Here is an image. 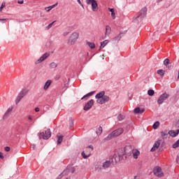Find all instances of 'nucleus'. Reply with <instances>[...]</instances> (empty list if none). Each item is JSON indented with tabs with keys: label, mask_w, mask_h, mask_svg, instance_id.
Returning a JSON list of instances; mask_svg holds the SVG:
<instances>
[{
	"label": "nucleus",
	"mask_w": 179,
	"mask_h": 179,
	"mask_svg": "<svg viewBox=\"0 0 179 179\" xmlns=\"http://www.w3.org/2000/svg\"><path fill=\"white\" fill-rule=\"evenodd\" d=\"M124 159V150H118L117 153L115 154L113 157L110 158L113 164H117V163H120L121 160Z\"/></svg>",
	"instance_id": "1"
},
{
	"label": "nucleus",
	"mask_w": 179,
	"mask_h": 179,
	"mask_svg": "<svg viewBox=\"0 0 179 179\" xmlns=\"http://www.w3.org/2000/svg\"><path fill=\"white\" fill-rule=\"evenodd\" d=\"M123 133H124V129L119 128L113 131L109 135H108V136L105 138V141H110L113 139V138H117V136H120V135H122Z\"/></svg>",
	"instance_id": "2"
},
{
	"label": "nucleus",
	"mask_w": 179,
	"mask_h": 179,
	"mask_svg": "<svg viewBox=\"0 0 179 179\" xmlns=\"http://www.w3.org/2000/svg\"><path fill=\"white\" fill-rule=\"evenodd\" d=\"M146 13H148V8L146 7H143L139 12L138 15L134 20V23H139L142 22V19L146 16Z\"/></svg>",
	"instance_id": "3"
},
{
	"label": "nucleus",
	"mask_w": 179,
	"mask_h": 179,
	"mask_svg": "<svg viewBox=\"0 0 179 179\" xmlns=\"http://www.w3.org/2000/svg\"><path fill=\"white\" fill-rule=\"evenodd\" d=\"M79 38V33L73 32L69 38L67 44L69 45H75Z\"/></svg>",
	"instance_id": "4"
},
{
	"label": "nucleus",
	"mask_w": 179,
	"mask_h": 179,
	"mask_svg": "<svg viewBox=\"0 0 179 179\" xmlns=\"http://www.w3.org/2000/svg\"><path fill=\"white\" fill-rule=\"evenodd\" d=\"M27 93H29V90L27 89H23L20 92L15 101L16 106L20 103L22 99H23V97H24Z\"/></svg>",
	"instance_id": "5"
},
{
	"label": "nucleus",
	"mask_w": 179,
	"mask_h": 179,
	"mask_svg": "<svg viewBox=\"0 0 179 179\" xmlns=\"http://www.w3.org/2000/svg\"><path fill=\"white\" fill-rule=\"evenodd\" d=\"M120 150H123V156H124L125 159H127V157H129V156H131V155H132V146L131 145H127L126 147H124V148H120L119 149Z\"/></svg>",
	"instance_id": "6"
},
{
	"label": "nucleus",
	"mask_w": 179,
	"mask_h": 179,
	"mask_svg": "<svg viewBox=\"0 0 179 179\" xmlns=\"http://www.w3.org/2000/svg\"><path fill=\"white\" fill-rule=\"evenodd\" d=\"M86 3L87 5H92V10L93 12H97L99 10V6L97 5V1H96V0H86Z\"/></svg>",
	"instance_id": "7"
},
{
	"label": "nucleus",
	"mask_w": 179,
	"mask_h": 179,
	"mask_svg": "<svg viewBox=\"0 0 179 179\" xmlns=\"http://www.w3.org/2000/svg\"><path fill=\"white\" fill-rule=\"evenodd\" d=\"M154 176L159 177V178L164 176L163 171L160 166H155L153 169Z\"/></svg>",
	"instance_id": "8"
},
{
	"label": "nucleus",
	"mask_w": 179,
	"mask_h": 179,
	"mask_svg": "<svg viewBox=\"0 0 179 179\" xmlns=\"http://www.w3.org/2000/svg\"><path fill=\"white\" fill-rule=\"evenodd\" d=\"M39 138H42V139H50V138H51V130L48 129L45 131V133H41Z\"/></svg>",
	"instance_id": "9"
},
{
	"label": "nucleus",
	"mask_w": 179,
	"mask_h": 179,
	"mask_svg": "<svg viewBox=\"0 0 179 179\" xmlns=\"http://www.w3.org/2000/svg\"><path fill=\"white\" fill-rule=\"evenodd\" d=\"M13 106H10L6 111L4 113L2 120H8L9 117L10 116V114H12V112L13 111Z\"/></svg>",
	"instance_id": "10"
},
{
	"label": "nucleus",
	"mask_w": 179,
	"mask_h": 179,
	"mask_svg": "<svg viewBox=\"0 0 179 179\" xmlns=\"http://www.w3.org/2000/svg\"><path fill=\"white\" fill-rule=\"evenodd\" d=\"M170 97V95L167 93L162 94L158 99L157 103L158 104H163L164 103L165 100H167Z\"/></svg>",
	"instance_id": "11"
},
{
	"label": "nucleus",
	"mask_w": 179,
	"mask_h": 179,
	"mask_svg": "<svg viewBox=\"0 0 179 179\" xmlns=\"http://www.w3.org/2000/svg\"><path fill=\"white\" fill-rule=\"evenodd\" d=\"M50 57V53L48 52H45L44 53L36 62V65L38 64H41V62H43V61H45V59H47L48 57Z\"/></svg>",
	"instance_id": "12"
},
{
	"label": "nucleus",
	"mask_w": 179,
	"mask_h": 179,
	"mask_svg": "<svg viewBox=\"0 0 179 179\" xmlns=\"http://www.w3.org/2000/svg\"><path fill=\"white\" fill-rule=\"evenodd\" d=\"M110 97L107 95H105L104 96H102V98H99L96 100V103L98 104H104L105 103H107V101H109Z\"/></svg>",
	"instance_id": "13"
},
{
	"label": "nucleus",
	"mask_w": 179,
	"mask_h": 179,
	"mask_svg": "<svg viewBox=\"0 0 179 179\" xmlns=\"http://www.w3.org/2000/svg\"><path fill=\"white\" fill-rule=\"evenodd\" d=\"M94 103V101L93 99L90 100L84 106L83 110L85 111H89V110L93 107V104Z\"/></svg>",
	"instance_id": "14"
},
{
	"label": "nucleus",
	"mask_w": 179,
	"mask_h": 179,
	"mask_svg": "<svg viewBox=\"0 0 179 179\" xmlns=\"http://www.w3.org/2000/svg\"><path fill=\"white\" fill-rule=\"evenodd\" d=\"M160 143H161L160 140L157 141L155 143L153 147L152 148L151 152H155V150H157V149H159V148L160 147Z\"/></svg>",
	"instance_id": "15"
},
{
	"label": "nucleus",
	"mask_w": 179,
	"mask_h": 179,
	"mask_svg": "<svg viewBox=\"0 0 179 179\" xmlns=\"http://www.w3.org/2000/svg\"><path fill=\"white\" fill-rule=\"evenodd\" d=\"M110 33H111V27H110V26L107 25L106 27L105 35L103 37H102L103 40H104V38H107V36L110 35Z\"/></svg>",
	"instance_id": "16"
},
{
	"label": "nucleus",
	"mask_w": 179,
	"mask_h": 179,
	"mask_svg": "<svg viewBox=\"0 0 179 179\" xmlns=\"http://www.w3.org/2000/svg\"><path fill=\"white\" fill-rule=\"evenodd\" d=\"M81 155H82L83 159H87V157H90L92 152L90 151H87V149L85 150V151H83L81 153Z\"/></svg>",
	"instance_id": "17"
},
{
	"label": "nucleus",
	"mask_w": 179,
	"mask_h": 179,
	"mask_svg": "<svg viewBox=\"0 0 179 179\" xmlns=\"http://www.w3.org/2000/svg\"><path fill=\"white\" fill-rule=\"evenodd\" d=\"M51 83H52V80H47L43 85V90H48V87L51 86Z\"/></svg>",
	"instance_id": "18"
},
{
	"label": "nucleus",
	"mask_w": 179,
	"mask_h": 179,
	"mask_svg": "<svg viewBox=\"0 0 179 179\" xmlns=\"http://www.w3.org/2000/svg\"><path fill=\"white\" fill-rule=\"evenodd\" d=\"M134 114H143V113H145V108L141 109V108L137 107L134 110Z\"/></svg>",
	"instance_id": "19"
},
{
	"label": "nucleus",
	"mask_w": 179,
	"mask_h": 179,
	"mask_svg": "<svg viewBox=\"0 0 179 179\" xmlns=\"http://www.w3.org/2000/svg\"><path fill=\"white\" fill-rule=\"evenodd\" d=\"M168 134L169 135H170V136L176 138V136H177V135H178L179 134V130H177L176 131H175L174 130H171L168 132Z\"/></svg>",
	"instance_id": "20"
},
{
	"label": "nucleus",
	"mask_w": 179,
	"mask_h": 179,
	"mask_svg": "<svg viewBox=\"0 0 179 179\" xmlns=\"http://www.w3.org/2000/svg\"><path fill=\"white\" fill-rule=\"evenodd\" d=\"M131 153L133 154L134 159H138V156H139L141 152L136 149H133Z\"/></svg>",
	"instance_id": "21"
},
{
	"label": "nucleus",
	"mask_w": 179,
	"mask_h": 179,
	"mask_svg": "<svg viewBox=\"0 0 179 179\" xmlns=\"http://www.w3.org/2000/svg\"><path fill=\"white\" fill-rule=\"evenodd\" d=\"M95 92H91L85 94L83 97L81 98V100H87L89 97H92L94 94Z\"/></svg>",
	"instance_id": "22"
},
{
	"label": "nucleus",
	"mask_w": 179,
	"mask_h": 179,
	"mask_svg": "<svg viewBox=\"0 0 179 179\" xmlns=\"http://www.w3.org/2000/svg\"><path fill=\"white\" fill-rule=\"evenodd\" d=\"M111 163H113V162H111L110 159L109 161H106V162H103V169H108V167H110V166H111Z\"/></svg>",
	"instance_id": "23"
},
{
	"label": "nucleus",
	"mask_w": 179,
	"mask_h": 179,
	"mask_svg": "<svg viewBox=\"0 0 179 179\" xmlns=\"http://www.w3.org/2000/svg\"><path fill=\"white\" fill-rule=\"evenodd\" d=\"M104 94H106V92L104 91H102V92L96 94V95L95 96V99L99 100V99H101L102 97H104V96H106Z\"/></svg>",
	"instance_id": "24"
},
{
	"label": "nucleus",
	"mask_w": 179,
	"mask_h": 179,
	"mask_svg": "<svg viewBox=\"0 0 179 179\" xmlns=\"http://www.w3.org/2000/svg\"><path fill=\"white\" fill-rule=\"evenodd\" d=\"M87 45L91 49L93 50L94 48H96V45L93 42L87 41Z\"/></svg>",
	"instance_id": "25"
},
{
	"label": "nucleus",
	"mask_w": 179,
	"mask_h": 179,
	"mask_svg": "<svg viewBox=\"0 0 179 179\" xmlns=\"http://www.w3.org/2000/svg\"><path fill=\"white\" fill-rule=\"evenodd\" d=\"M55 6H58V3H56L55 4L50 6L49 7L45 8V10H46V12H50V10H51V9H54Z\"/></svg>",
	"instance_id": "26"
},
{
	"label": "nucleus",
	"mask_w": 179,
	"mask_h": 179,
	"mask_svg": "<svg viewBox=\"0 0 179 179\" xmlns=\"http://www.w3.org/2000/svg\"><path fill=\"white\" fill-rule=\"evenodd\" d=\"M109 43L108 40H105L101 43V45L99 47V50L104 48V47Z\"/></svg>",
	"instance_id": "27"
},
{
	"label": "nucleus",
	"mask_w": 179,
	"mask_h": 179,
	"mask_svg": "<svg viewBox=\"0 0 179 179\" xmlns=\"http://www.w3.org/2000/svg\"><path fill=\"white\" fill-rule=\"evenodd\" d=\"M57 143L59 145L60 143H62V141H64V136L62 135H57Z\"/></svg>",
	"instance_id": "28"
},
{
	"label": "nucleus",
	"mask_w": 179,
	"mask_h": 179,
	"mask_svg": "<svg viewBox=\"0 0 179 179\" xmlns=\"http://www.w3.org/2000/svg\"><path fill=\"white\" fill-rule=\"evenodd\" d=\"M161 136L162 138H163V139H167V136H169V134L167 133V131H162Z\"/></svg>",
	"instance_id": "29"
},
{
	"label": "nucleus",
	"mask_w": 179,
	"mask_h": 179,
	"mask_svg": "<svg viewBox=\"0 0 179 179\" xmlns=\"http://www.w3.org/2000/svg\"><path fill=\"white\" fill-rule=\"evenodd\" d=\"M66 173H68V170H64L60 175H59L57 179H61L64 176H66Z\"/></svg>",
	"instance_id": "30"
},
{
	"label": "nucleus",
	"mask_w": 179,
	"mask_h": 179,
	"mask_svg": "<svg viewBox=\"0 0 179 179\" xmlns=\"http://www.w3.org/2000/svg\"><path fill=\"white\" fill-rule=\"evenodd\" d=\"M157 73L160 76H164V73H166V71L163 69H159L157 70Z\"/></svg>",
	"instance_id": "31"
},
{
	"label": "nucleus",
	"mask_w": 179,
	"mask_h": 179,
	"mask_svg": "<svg viewBox=\"0 0 179 179\" xmlns=\"http://www.w3.org/2000/svg\"><path fill=\"white\" fill-rule=\"evenodd\" d=\"M121 40V34H120L119 35L116 36L114 38H113V41L115 43H118V41Z\"/></svg>",
	"instance_id": "32"
},
{
	"label": "nucleus",
	"mask_w": 179,
	"mask_h": 179,
	"mask_svg": "<svg viewBox=\"0 0 179 179\" xmlns=\"http://www.w3.org/2000/svg\"><path fill=\"white\" fill-rule=\"evenodd\" d=\"M57 66H58V64H57V63H55V62H52L50 64V69H55V68H57Z\"/></svg>",
	"instance_id": "33"
},
{
	"label": "nucleus",
	"mask_w": 179,
	"mask_h": 179,
	"mask_svg": "<svg viewBox=\"0 0 179 179\" xmlns=\"http://www.w3.org/2000/svg\"><path fill=\"white\" fill-rule=\"evenodd\" d=\"M169 64H170V59H166L164 61V65H165V66H166V68H170V66H169Z\"/></svg>",
	"instance_id": "34"
},
{
	"label": "nucleus",
	"mask_w": 179,
	"mask_h": 179,
	"mask_svg": "<svg viewBox=\"0 0 179 179\" xmlns=\"http://www.w3.org/2000/svg\"><path fill=\"white\" fill-rule=\"evenodd\" d=\"M172 148H173V149H177V148H179V139L173 144Z\"/></svg>",
	"instance_id": "35"
},
{
	"label": "nucleus",
	"mask_w": 179,
	"mask_h": 179,
	"mask_svg": "<svg viewBox=\"0 0 179 179\" xmlns=\"http://www.w3.org/2000/svg\"><path fill=\"white\" fill-rule=\"evenodd\" d=\"M159 125H160V122H155V124H153V129H157V128H159Z\"/></svg>",
	"instance_id": "36"
},
{
	"label": "nucleus",
	"mask_w": 179,
	"mask_h": 179,
	"mask_svg": "<svg viewBox=\"0 0 179 179\" xmlns=\"http://www.w3.org/2000/svg\"><path fill=\"white\" fill-rule=\"evenodd\" d=\"M101 132H103V127H99L98 128V130L96 131V133L98 135H101Z\"/></svg>",
	"instance_id": "37"
},
{
	"label": "nucleus",
	"mask_w": 179,
	"mask_h": 179,
	"mask_svg": "<svg viewBox=\"0 0 179 179\" xmlns=\"http://www.w3.org/2000/svg\"><path fill=\"white\" fill-rule=\"evenodd\" d=\"M148 96H154V94H155V90H149L148 91Z\"/></svg>",
	"instance_id": "38"
},
{
	"label": "nucleus",
	"mask_w": 179,
	"mask_h": 179,
	"mask_svg": "<svg viewBox=\"0 0 179 179\" xmlns=\"http://www.w3.org/2000/svg\"><path fill=\"white\" fill-rule=\"evenodd\" d=\"M124 118H125V116L121 114L117 116L118 121H122Z\"/></svg>",
	"instance_id": "39"
},
{
	"label": "nucleus",
	"mask_w": 179,
	"mask_h": 179,
	"mask_svg": "<svg viewBox=\"0 0 179 179\" xmlns=\"http://www.w3.org/2000/svg\"><path fill=\"white\" fill-rule=\"evenodd\" d=\"M68 87H69V83H66V84H64V86L63 87L62 90L64 92H65V90H66V89H68Z\"/></svg>",
	"instance_id": "40"
},
{
	"label": "nucleus",
	"mask_w": 179,
	"mask_h": 179,
	"mask_svg": "<svg viewBox=\"0 0 179 179\" xmlns=\"http://www.w3.org/2000/svg\"><path fill=\"white\" fill-rule=\"evenodd\" d=\"M54 23H55V21L49 24L48 26L46 27L47 30H50V29L52 27V24H54Z\"/></svg>",
	"instance_id": "41"
},
{
	"label": "nucleus",
	"mask_w": 179,
	"mask_h": 179,
	"mask_svg": "<svg viewBox=\"0 0 179 179\" xmlns=\"http://www.w3.org/2000/svg\"><path fill=\"white\" fill-rule=\"evenodd\" d=\"M4 150H5V152H10V147H5Z\"/></svg>",
	"instance_id": "42"
},
{
	"label": "nucleus",
	"mask_w": 179,
	"mask_h": 179,
	"mask_svg": "<svg viewBox=\"0 0 179 179\" xmlns=\"http://www.w3.org/2000/svg\"><path fill=\"white\" fill-rule=\"evenodd\" d=\"M3 8H5V3H2L1 6L0 7V12H2V10L3 9Z\"/></svg>",
	"instance_id": "43"
},
{
	"label": "nucleus",
	"mask_w": 179,
	"mask_h": 179,
	"mask_svg": "<svg viewBox=\"0 0 179 179\" xmlns=\"http://www.w3.org/2000/svg\"><path fill=\"white\" fill-rule=\"evenodd\" d=\"M111 16H112L113 19H115V13H114V11H113V13H111Z\"/></svg>",
	"instance_id": "44"
},
{
	"label": "nucleus",
	"mask_w": 179,
	"mask_h": 179,
	"mask_svg": "<svg viewBox=\"0 0 179 179\" xmlns=\"http://www.w3.org/2000/svg\"><path fill=\"white\" fill-rule=\"evenodd\" d=\"M77 2L83 8V4H82V1H80V0H77Z\"/></svg>",
	"instance_id": "45"
},
{
	"label": "nucleus",
	"mask_w": 179,
	"mask_h": 179,
	"mask_svg": "<svg viewBox=\"0 0 179 179\" xmlns=\"http://www.w3.org/2000/svg\"><path fill=\"white\" fill-rule=\"evenodd\" d=\"M68 34H69V32L66 31V32H64L63 36H64V37H66V36H68Z\"/></svg>",
	"instance_id": "46"
},
{
	"label": "nucleus",
	"mask_w": 179,
	"mask_h": 179,
	"mask_svg": "<svg viewBox=\"0 0 179 179\" xmlns=\"http://www.w3.org/2000/svg\"><path fill=\"white\" fill-rule=\"evenodd\" d=\"M4 156H3V153H2L1 152H0V158L1 159H4Z\"/></svg>",
	"instance_id": "47"
},
{
	"label": "nucleus",
	"mask_w": 179,
	"mask_h": 179,
	"mask_svg": "<svg viewBox=\"0 0 179 179\" xmlns=\"http://www.w3.org/2000/svg\"><path fill=\"white\" fill-rule=\"evenodd\" d=\"M35 111L36 113H38V111H40V108L38 107L35 108Z\"/></svg>",
	"instance_id": "48"
},
{
	"label": "nucleus",
	"mask_w": 179,
	"mask_h": 179,
	"mask_svg": "<svg viewBox=\"0 0 179 179\" xmlns=\"http://www.w3.org/2000/svg\"><path fill=\"white\" fill-rule=\"evenodd\" d=\"M17 3H20V5H22V4L24 3V1H23V0L18 1H17Z\"/></svg>",
	"instance_id": "49"
},
{
	"label": "nucleus",
	"mask_w": 179,
	"mask_h": 179,
	"mask_svg": "<svg viewBox=\"0 0 179 179\" xmlns=\"http://www.w3.org/2000/svg\"><path fill=\"white\" fill-rule=\"evenodd\" d=\"M0 22H8V19H0Z\"/></svg>",
	"instance_id": "50"
},
{
	"label": "nucleus",
	"mask_w": 179,
	"mask_h": 179,
	"mask_svg": "<svg viewBox=\"0 0 179 179\" xmlns=\"http://www.w3.org/2000/svg\"><path fill=\"white\" fill-rule=\"evenodd\" d=\"M87 148H89L91 149L92 150H93V149H94V147H93L92 145H89Z\"/></svg>",
	"instance_id": "51"
},
{
	"label": "nucleus",
	"mask_w": 179,
	"mask_h": 179,
	"mask_svg": "<svg viewBox=\"0 0 179 179\" xmlns=\"http://www.w3.org/2000/svg\"><path fill=\"white\" fill-rule=\"evenodd\" d=\"M111 13H114V8H108Z\"/></svg>",
	"instance_id": "52"
},
{
	"label": "nucleus",
	"mask_w": 179,
	"mask_h": 179,
	"mask_svg": "<svg viewBox=\"0 0 179 179\" xmlns=\"http://www.w3.org/2000/svg\"><path fill=\"white\" fill-rule=\"evenodd\" d=\"M176 127H178V128H179V119H178V120L176 122Z\"/></svg>",
	"instance_id": "53"
},
{
	"label": "nucleus",
	"mask_w": 179,
	"mask_h": 179,
	"mask_svg": "<svg viewBox=\"0 0 179 179\" xmlns=\"http://www.w3.org/2000/svg\"><path fill=\"white\" fill-rule=\"evenodd\" d=\"M28 120H33V117H31V115L28 116Z\"/></svg>",
	"instance_id": "54"
},
{
	"label": "nucleus",
	"mask_w": 179,
	"mask_h": 179,
	"mask_svg": "<svg viewBox=\"0 0 179 179\" xmlns=\"http://www.w3.org/2000/svg\"><path fill=\"white\" fill-rule=\"evenodd\" d=\"M179 155H177L176 162H178Z\"/></svg>",
	"instance_id": "55"
},
{
	"label": "nucleus",
	"mask_w": 179,
	"mask_h": 179,
	"mask_svg": "<svg viewBox=\"0 0 179 179\" xmlns=\"http://www.w3.org/2000/svg\"><path fill=\"white\" fill-rule=\"evenodd\" d=\"M32 148H33V149H34V148H36V145H32Z\"/></svg>",
	"instance_id": "56"
},
{
	"label": "nucleus",
	"mask_w": 179,
	"mask_h": 179,
	"mask_svg": "<svg viewBox=\"0 0 179 179\" xmlns=\"http://www.w3.org/2000/svg\"><path fill=\"white\" fill-rule=\"evenodd\" d=\"M178 79H179V71H178Z\"/></svg>",
	"instance_id": "57"
}]
</instances>
